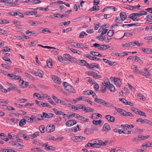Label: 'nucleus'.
<instances>
[{
	"instance_id": "obj_61",
	"label": "nucleus",
	"mask_w": 152,
	"mask_h": 152,
	"mask_svg": "<svg viewBox=\"0 0 152 152\" xmlns=\"http://www.w3.org/2000/svg\"><path fill=\"white\" fill-rule=\"evenodd\" d=\"M95 147V145L93 143H90L89 142H88V143H87L85 146L86 147Z\"/></svg>"
},
{
	"instance_id": "obj_25",
	"label": "nucleus",
	"mask_w": 152,
	"mask_h": 152,
	"mask_svg": "<svg viewBox=\"0 0 152 152\" xmlns=\"http://www.w3.org/2000/svg\"><path fill=\"white\" fill-rule=\"evenodd\" d=\"M9 86L11 87V89L12 88L14 90L17 91L19 94H20V91L18 90L17 87L15 85L12 84L11 83V84H9Z\"/></svg>"
},
{
	"instance_id": "obj_58",
	"label": "nucleus",
	"mask_w": 152,
	"mask_h": 152,
	"mask_svg": "<svg viewBox=\"0 0 152 152\" xmlns=\"http://www.w3.org/2000/svg\"><path fill=\"white\" fill-rule=\"evenodd\" d=\"M131 110L137 114L139 111H140L139 109L134 107L132 108Z\"/></svg>"
},
{
	"instance_id": "obj_8",
	"label": "nucleus",
	"mask_w": 152,
	"mask_h": 152,
	"mask_svg": "<svg viewBox=\"0 0 152 152\" xmlns=\"http://www.w3.org/2000/svg\"><path fill=\"white\" fill-rule=\"evenodd\" d=\"M90 142H93V144L95 145V148H99L100 147V143L101 142L100 140L97 139H94L90 141Z\"/></svg>"
},
{
	"instance_id": "obj_10",
	"label": "nucleus",
	"mask_w": 152,
	"mask_h": 152,
	"mask_svg": "<svg viewBox=\"0 0 152 152\" xmlns=\"http://www.w3.org/2000/svg\"><path fill=\"white\" fill-rule=\"evenodd\" d=\"M101 104L104 106L107 107H114V106L113 104L107 102L103 100Z\"/></svg>"
},
{
	"instance_id": "obj_56",
	"label": "nucleus",
	"mask_w": 152,
	"mask_h": 152,
	"mask_svg": "<svg viewBox=\"0 0 152 152\" xmlns=\"http://www.w3.org/2000/svg\"><path fill=\"white\" fill-rule=\"evenodd\" d=\"M137 114L140 115H142L143 116H144L145 117H146V115L145 113L143 112L140 111H140H139Z\"/></svg>"
},
{
	"instance_id": "obj_29",
	"label": "nucleus",
	"mask_w": 152,
	"mask_h": 152,
	"mask_svg": "<svg viewBox=\"0 0 152 152\" xmlns=\"http://www.w3.org/2000/svg\"><path fill=\"white\" fill-rule=\"evenodd\" d=\"M26 119H22L20 121L19 125L20 126H22L26 124Z\"/></svg>"
},
{
	"instance_id": "obj_5",
	"label": "nucleus",
	"mask_w": 152,
	"mask_h": 152,
	"mask_svg": "<svg viewBox=\"0 0 152 152\" xmlns=\"http://www.w3.org/2000/svg\"><path fill=\"white\" fill-rule=\"evenodd\" d=\"M136 121L140 122L142 124H146L152 126V122L147 119H143L142 118H139L136 120Z\"/></svg>"
},
{
	"instance_id": "obj_14",
	"label": "nucleus",
	"mask_w": 152,
	"mask_h": 152,
	"mask_svg": "<svg viewBox=\"0 0 152 152\" xmlns=\"http://www.w3.org/2000/svg\"><path fill=\"white\" fill-rule=\"evenodd\" d=\"M33 74L35 76H42L44 75L43 72L42 70H38L37 72L34 71L32 72Z\"/></svg>"
},
{
	"instance_id": "obj_36",
	"label": "nucleus",
	"mask_w": 152,
	"mask_h": 152,
	"mask_svg": "<svg viewBox=\"0 0 152 152\" xmlns=\"http://www.w3.org/2000/svg\"><path fill=\"white\" fill-rule=\"evenodd\" d=\"M123 116H134V115H132L131 113L126 112V111H125V112L124 113V115Z\"/></svg>"
},
{
	"instance_id": "obj_22",
	"label": "nucleus",
	"mask_w": 152,
	"mask_h": 152,
	"mask_svg": "<svg viewBox=\"0 0 152 152\" xmlns=\"http://www.w3.org/2000/svg\"><path fill=\"white\" fill-rule=\"evenodd\" d=\"M100 45V46L98 47V49L101 50H106L110 48V46L109 45Z\"/></svg>"
},
{
	"instance_id": "obj_11",
	"label": "nucleus",
	"mask_w": 152,
	"mask_h": 152,
	"mask_svg": "<svg viewBox=\"0 0 152 152\" xmlns=\"http://www.w3.org/2000/svg\"><path fill=\"white\" fill-rule=\"evenodd\" d=\"M77 116L75 117V118L78 120L85 122H88V119H86V118L78 114H77Z\"/></svg>"
},
{
	"instance_id": "obj_64",
	"label": "nucleus",
	"mask_w": 152,
	"mask_h": 152,
	"mask_svg": "<svg viewBox=\"0 0 152 152\" xmlns=\"http://www.w3.org/2000/svg\"><path fill=\"white\" fill-rule=\"evenodd\" d=\"M145 30L147 31L152 30V25L147 26L145 28Z\"/></svg>"
},
{
	"instance_id": "obj_21",
	"label": "nucleus",
	"mask_w": 152,
	"mask_h": 152,
	"mask_svg": "<svg viewBox=\"0 0 152 152\" xmlns=\"http://www.w3.org/2000/svg\"><path fill=\"white\" fill-rule=\"evenodd\" d=\"M43 115L44 117L47 118H50L53 117L54 115V114L53 113H47L45 112H43Z\"/></svg>"
},
{
	"instance_id": "obj_28",
	"label": "nucleus",
	"mask_w": 152,
	"mask_h": 152,
	"mask_svg": "<svg viewBox=\"0 0 152 152\" xmlns=\"http://www.w3.org/2000/svg\"><path fill=\"white\" fill-rule=\"evenodd\" d=\"M139 24L138 23H135V24H123L122 25V26H123V27H125V26H126L127 28H128V27L131 26H138L139 25H138Z\"/></svg>"
},
{
	"instance_id": "obj_27",
	"label": "nucleus",
	"mask_w": 152,
	"mask_h": 152,
	"mask_svg": "<svg viewBox=\"0 0 152 152\" xmlns=\"http://www.w3.org/2000/svg\"><path fill=\"white\" fill-rule=\"evenodd\" d=\"M107 88L109 89L111 92H114L115 91V87L112 84L110 83L109 85L107 87Z\"/></svg>"
},
{
	"instance_id": "obj_50",
	"label": "nucleus",
	"mask_w": 152,
	"mask_h": 152,
	"mask_svg": "<svg viewBox=\"0 0 152 152\" xmlns=\"http://www.w3.org/2000/svg\"><path fill=\"white\" fill-rule=\"evenodd\" d=\"M10 48L8 47H6V48H4V49H2V50L0 51V53H1L2 52H10Z\"/></svg>"
},
{
	"instance_id": "obj_32",
	"label": "nucleus",
	"mask_w": 152,
	"mask_h": 152,
	"mask_svg": "<svg viewBox=\"0 0 152 152\" xmlns=\"http://www.w3.org/2000/svg\"><path fill=\"white\" fill-rule=\"evenodd\" d=\"M133 35V34H132L130 33L129 32H126L125 33L124 35L121 38H118L117 39H121L122 38H123L124 36L126 37H131Z\"/></svg>"
},
{
	"instance_id": "obj_47",
	"label": "nucleus",
	"mask_w": 152,
	"mask_h": 152,
	"mask_svg": "<svg viewBox=\"0 0 152 152\" xmlns=\"http://www.w3.org/2000/svg\"><path fill=\"white\" fill-rule=\"evenodd\" d=\"M46 149L47 150H51L54 151L56 149V148L52 146H49L46 148Z\"/></svg>"
},
{
	"instance_id": "obj_9",
	"label": "nucleus",
	"mask_w": 152,
	"mask_h": 152,
	"mask_svg": "<svg viewBox=\"0 0 152 152\" xmlns=\"http://www.w3.org/2000/svg\"><path fill=\"white\" fill-rule=\"evenodd\" d=\"M24 118L28 122L30 123H32L33 122V120H34L36 118L35 116L34 115H31L30 117L28 116H25Z\"/></svg>"
},
{
	"instance_id": "obj_44",
	"label": "nucleus",
	"mask_w": 152,
	"mask_h": 152,
	"mask_svg": "<svg viewBox=\"0 0 152 152\" xmlns=\"http://www.w3.org/2000/svg\"><path fill=\"white\" fill-rule=\"evenodd\" d=\"M86 80L88 81L91 84H93L94 83V80H92L89 77H87L86 78Z\"/></svg>"
},
{
	"instance_id": "obj_41",
	"label": "nucleus",
	"mask_w": 152,
	"mask_h": 152,
	"mask_svg": "<svg viewBox=\"0 0 152 152\" xmlns=\"http://www.w3.org/2000/svg\"><path fill=\"white\" fill-rule=\"evenodd\" d=\"M84 133L88 134H91L93 132L91 131V129H90L87 128L85 129L84 132Z\"/></svg>"
},
{
	"instance_id": "obj_59",
	"label": "nucleus",
	"mask_w": 152,
	"mask_h": 152,
	"mask_svg": "<svg viewBox=\"0 0 152 152\" xmlns=\"http://www.w3.org/2000/svg\"><path fill=\"white\" fill-rule=\"evenodd\" d=\"M69 61H71L72 62H77L78 61H77V59L74 57H70V59H69Z\"/></svg>"
},
{
	"instance_id": "obj_34",
	"label": "nucleus",
	"mask_w": 152,
	"mask_h": 152,
	"mask_svg": "<svg viewBox=\"0 0 152 152\" xmlns=\"http://www.w3.org/2000/svg\"><path fill=\"white\" fill-rule=\"evenodd\" d=\"M52 79L55 83H58L59 82V79H60V78L58 77H52Z\"/></svg>"
},
{
	"instance_id": "obj_13",
	"label": "nucleus",
	"mask_w": 152,
	"mask_h": 152,
	"mask_svg": "<svg viewBox=\"0 0 152 152\" xmlns=\"http://www.w3.org/2000/svg\"><path fill=\"white\" fill-rule=\"evenodd\" d=\"M114 82L115 84L119 87H121V82L119 78H114Z\"/></svg>"
},
{
	"instance_id": "obj_35",
	"label": "nucleus",
	"mask_w": 152,
	"mask_h": 152,
	"mask_svg": "<svg viewBox=\"0 0 152 152\" xmlns=\"http://www.w3.org/2000/svg\"><path fill=\"white\" fill-rule=\"evenodd\" d=\"M123 116H134V115H132L131 113L126 112V111H125V112L124 113V115Z\"/></svg>"
},
{
	"instance_id": "obj_55",
	"label": "nucleus",
	"mask_w": 152,
	"mask_h": 152,
	"mask_svg": "<svg viewBox=\"0 0 152 152\" xmlns=\"http://www.w3.org/2000/svg\"><path fill=\"white\" fill-rule=\"evenodd\" d=\"M15 147L19 148L22 149L23 148V147L24 146L20 144V143L16 142L15 144Z\"/></svg>"
},
{
	"instance_id": "obj_3",
	"label": "nucleus",
	"mask_w": 152,
	"mask_h": 152,
	"mask_svg": "<svg viewBox=\"0 0 152 152\" xmlns=\"http://www.w3.org/2000/svg\"><path fill=\"white\" fill-rule=\"evenodd\" d=\"M63 85L65 89L68 91L72 93H75L76 92V91L74 88L70 85L68 84L66 82H63Z\"/></svg>"
},
{
	"instance_id": "obj_53",
	"label": "nucleus",
	"mask_w": 152,
	"mask_h": 152,
	"mask_svg": "<svg viewBox=\"0 0 152 152\" xmlns=\"http://www.w3.org/2000/svg\"><path fill=\"white\" fill-rule=\"evenodd\" d=\"M37 11H32V12H27L26 13V15H36V13H37Z\"/></svg>"
},
{
	"instance_id": "obj_54",
	"label": "nucleus",
	"mask_w": 152,
	"mask_h": 152,
	"mask_svg": "<svg viewBox=\"0 0 152 152\" xmlns=\"http://www.w3.org/2000/svg\"><path fill=\"white\" fill-rule=\"evenodd\" d=\"M13 140L17 141L18 142H22V140L19 138H18L16 136H13Z\"/></svg>"
},
{
	"instance_id": "obj_46",
	"label": "nucleus",
	"mask_w": 152,
	"mask_h": 152,
	"mask_svg": "<svg viewBox=\"0 0 152 152\" xmlns=\"http://www.w3.org/2000/svg\"><path fill=\"white\" fill-rule=\"evenodd\" d=\"M77 100L79 101L82 100L86 102L87 99V97L85 96H80L77 98Z\"/></svg>"
},
{
	"instance_id": "obj_15",
	"label": "nucleus",
	"mask_w": 152,
	"mask_h": 152,
	"mask_svg": "<svg viewBox=\"0 0 152 152\" xmlns=\"http://www.w3.org/2000/svg\"><path fill=\"white\" fill-rule=\"evenodd\" d=\"M84 107L83 110L85 112H93L94 111V109L91 108L89 107H86L84 105Z\"/></svg>"
},
{
	"instance_id": "obj_63",
	"label": "nucleus",
	"mask_w": 152,
	"mask_h": 152,
	"mask_svg": "<svg viewBox=\"0 0 152 152\" xmlns=\"http://www.w3.org/2000/svg\"><path fill=\"white\" fill-rule=\"evenodd\" d=\"M103 100L102 99H98L96 98H95L94 100L96 102H98V103H99V104H101L102 102L103 101Z\"/></svg>"
},
{
	"instance_id": "obj_23",
	"label": "nucleus",
	"mask_w": 152,
	"mask_h": 152,
	"mask_svg": "<svg viewBox=\"0 0 152 152\" xmlns=\"http://www.w3.org/2000/svg\"><path fill=\"white\" fill-rule=\"evenodd\" d=\"M0 136L2 140L7 142L9 140V139L7 138V137L6 134L4 133H1L0 134Z\"/></svg>"
},
{
	"instance_id": "obj_48",
	"label": "nucleus",
	"mask_w": 152,
	"mask_h": 152,
	"mask_svg": "<svg viewBox=\"0 0 152 152\" xmlns=\"http://www.w3.org/2000/svg\"><path fill=\"white\" fill-rule=\"evenodd\" d=\"M100 141L101 142L100 144V146H106L107 145L108 142V141H105L104 142H103L101 140H100Z\"/></svg>"
},
{
	"instance_id": "obj_30",
	"label": "nucleus",
	"mask_w": 152,
	"mask_h": 152,
	"mask_svg": "<svg viewBox=\"0 0 152 152\" xmlns=\"http://www.w3.org/2000/svg\"><path fill=\"white\" fill-rule=\"evenodd\" d=\"M2 59L4 61L8 62L7 64H10L12 63L11 61L9 58L4 56L2 57Z\"/></svg>"
},
{
	"instance_id": "obj_39",
	"label": "nucleus",
	"mask_w": 152,
	"mask_h": 152,
	"mask_svg": "<svg viewBox=\"0 0 152 152\" xmlns=\"http://www.w3.org/2000/svg\"><path fill=\"white\" fill-rule=\"evenodd\" d=\"M123 20L122 19H120L119 16L116 17L115 19V21L117 23H122Z\"/></svg>"
},
{
	"instance_id": "obj_19",
	"label": "nucleus",
	"mask_w": 152,
	"mask_h": 152,
	"mask_svg": "<svg viewBox=\"0 0 152 152\" xmlns=\"http://www.w3.org/2000/svg\"><path fill=\"white\" fill-rule=\"evenodd\" d=\"M120 16L121 19L124 21L126 18V14L124 12H121L120 13Z\"/></svg>"
},
{
	"instance_id": "obj_16",
	"label": "nucleus",
	"mask_w": 152,
	"mask_h": 152,
	"mask_svg": "<svg viewBox=\"0 0 152 152\" xmlns=\"http://www.w3.org/2000/svg\"><path fill=\"white\" fill-rule=\"evenodd\" d=\"M105 118L108 121L113 122L115 120V118L113 116H111L110 115H108L105 116Z\"/></svg>"
},
{
	"instance_id": "obj_18",
	"label": "nucleus",
	"mask_w": 152,
	"mask_h": 152,
	"mask_svg": "<svg viewBox=\"0 0 152 152\" xmlns=\"http://www.w3.org/2000/svg\"><path fill=\"white\" fill-rule=\"evenodd\" d=\"M86 74L92 76H100L99 75H97V74L94 72L89 71H87L86 72Z\"/></svg>"
},
{
	"instance_id": "obj_52",
	"label": "nucleus",
	"mask_w": 152,
	"mask_h": 152,
	"mask_svg": "<svg viewBox=\"0 0 152 152\" xmlns=\"http://www.w3.org/2000/svg\"><path fill=\"white\" fill-rule=\"evenodd\" d=\"M107 86L105 85H103L102 86L101 89H100V91L102 93H104L106 91Z\"/></svg>"
},
{
	"instance_id": "obj_37",
	"label": "nucleus",
	"mask_w": 152,
	"mask_h": 152,
	"mask_svg": "<svg viewBox=\"0 0 152 152\" xmlns=\"http://www.w3.org/2000/svg\"><path fill=\"white\" fill-rule=\"evenodd\" d=\"M103 60H104V61L106 63H108L110 65H113L114 64V62H111V61L105 59L103 58Z\"/></svg>"
},
{
	"instance_id": "obj_57",
	"label": "nucleus",
	"mask_w": 152,
	"mask_h": 152,
	"mask_svg": "<svg viewBox=\"0 0 152 152\" xmlns=\"http://www.w3.org/2000/svg\"><path fill=\"white\" fill-rule=\"evenodd\" d=\"M18 113L20 115H24L26 114V112L23 110H19L18 111Z\"/></svg>"
},
{
	"instance_id": "obj_45",
	"label": "nucleus",
	"mask_w": 152,
	"mask_h": 152,
	"mask_svg": "<svg viewBox=\"0 0 152 152\" xmlns=\"http://www.w3.org/2000/svg\"><path fill=\"white\" fill-rule=\"evenodd\" d=\"M145 19L146 21L152 20V14H150L147 15L145 18Z\"/></svg>"
},
{
	"instance_id": "obj_2",
	"label": "nucleus",
	"mask_w": 152,
	"mask_h": 152,
	"mask_svg": "<svg viewBox=\"0 0 152 152\" xmlns=\"http://www.w3.org/2000/svg\"><path fill=\"white\" fill-rule=\"evenodd\" d=\"M144 69V71L143 72L142 71H140L138 69H136L134 72L136 73H140L142 75L144 76H146L147 75L149 76L151 75V70H148V69L146 68H145Z\"/></svg>"
},
{
	"instance_id": "obj_31",
	"label": "nucleus",
	"mask_w": 152,
	"mask_h": 152,
	"mask_svg": "<svg viewBox=\"0 0 152 152\" xmlns=\"http://www.w3.org/2000/svg\"><path fill=\"white\" fill-rule=\"evenodd\" d=\"M93 123L95 125H98L100 124L102 122V120H93Z\"/></svg>"
},
{
	"instance_id": "obj_4",
	"label": "nucleus",
	"mask_w": 152,
	"mask_h": 152,
	"mask_svg": "<svg viewBox=\"0 0 152 152\" xmlns=\"http://www.w3.org/2000/svg\"><path fill=\"white\" fill-rule=\"evenodd\" d=\"M66 44H68L71 45L72 46H79V48H87V47H86V45L84 46L82 43H75V42H70L68 41H66L65 42Z\"/></svg>"
},
{
	"instance_id": "obj_26",
	"label": "nucleus",
	"mask_w": 152,
	"mask_h": 152,
	"mask_svg": "<svg viewBox=\"0 0 152 152\" xmlns=\"http://www.w3.org/2000/svg\"><path fill=\"white\" fill-rule=\"evenodd\" d=\"M74 138H75V139L77 140L76 142H80L82 141L83 139L85 140L86 138L83 136H75L74 137Z\"/></svg>"
},
{
	"instance_id": "obj_62",
	"label": "nucleus",
	"mask_w": 152,
	"mask_h": 152,
	"mask_svg": "<svg viewBox=\"0 0 152 152\" xmlns=\"http://www.w3.org/2000/svg\"><path fill=\"white\" fill-rule=\"evenodd\" d=\"M1 65L3 67L5 68L8 69H10V66L7 64H1Z\"/></svg>"
},
{
	"instance_id": "obj_17",
	"label": "nucleus",
	"mask_w": 152,
	"mask_h": 152,
	"mask_svg": "<svg viewBox=\"0 0 152 152\" xmlns=\"http://www.w3.org/2000/svg\"><path fill=\"white\" fill-rule=\"evenodd\" d=\"M54 18H62L64 17H68L69 16L67 15H61L60 14L56 13L53 15Z\"/></svg>"
},
{
	"instance_id": "obj_20",
	"label": "nucleus",
	"mask_w": 152,
	"mask_h": 152,
	"mask_svg": "<svg viewBox=\"0 0 152 152\" xmlns=\"http://www.w3.org/2000/svg\"><path fill=\"white\" fill-rule=\"evenodd\" d=\"M110 130H111V128L110 125L106 123L103 126L102 130L104 131L106 130L108 131Z\"/></svg>"
},
{
	"instance_id": "obj_43",
	"label": "nucleus",
	"mask_w": 152,
	"mask_h": 152,
	"mask_svg": "<svg viewBox=\"0 0 152 152\" xmlns=\"http://www.w3.org/2000/svg\"><path fill=\"white\" fill-rule=\"evenodd\" d=\"M14 13L15 14V16H18L21 18L24 17L23 14L20 12H15Z\"/></svg>"
},
{
	"instance_id": "obj_38",
	"label": "nucleus",
	"mask_w": 152,
	"mask_h": 152,
	"mask_svg": "<svg viewBox=\"0 0 152 152\" xmlns=\"http://www.w3.org/2000/svg\"><path fill=\"white\" fill-rule=\"evenodd\" d=\"M77 63L80 65L84 66L86 63V61L84 60H80L77 61Z\"/></svg>"
},
{
	"instance_id": "obj_42",
	"label": "nucleus",
	"mask_w": 152,
	"mask_h": 152,
	"mask_svg": "<svg viewBox=\"0 0 152 152\" xmlns=\"http://www.w3.org/2000/svg\"><path fill=\"white\" fill-rule=\"evenodd\" d=\"M114 33V30H110L107 33V35L109 37H112Z\"/></svg>"
},
{
	"instance_id": "obj_24",
	"label": "nucleus",
	"mask_w": 152,
	"mask_h": 152,
	"mask_svg": "<svg viewBox=\"0 0 152 152\" xmlns=\"http://www.w3.org/2000/svg\"><path fill=\"white\" fill-rule=\"evenodd\" d=\"M142 50L146 53L151 54L152 53V50L150 48H146L145 49L144 48H141Z\"/></svg>"
},
{
	"instance_id": "obj_1",
	"label": "nucleus",
	"mask_w": 152,
	"mask_h": 152,
	"mask_svg": "<svg viewBox=\"0 0 152 152\" xmlns=\"http://www.w3.org/2000/svg\"><path fill=\"white\" fill-rule=\"evenodd\" d=\"M15 79L19 80L20 86L22 88H25L28 86V83L27 82H25L23 80H21V77H10Z\"/></svg>"
},
{
	"instance_id": "obj_7",
	"label": "nucleus",
	"mask_w": 152,
	"mask_h": 152,
	"mask_svg": "<svg viewBox=\"0 0 152 152\" xmlns=\"http://www.w3.org/2000/svg\"><path fill=\"white\" fill-rule=\"evenodd\" d=\"M55 127L54 125L51 124L46 127V130L48 131V132L50 133L53 132L55 129Z\"/></svg>"
},
{
	"instance_id": "obj_33",
	"label": "nucleus",
	"mask_w": 152,
	"mask_h": 152,
	"mask_svg": "<svg viewBox=\"0 0 152 152\" xmlns=\"http://www.w3.org/2000/svg\"><path fill=\"white\" fill-rule=\"evenodd\" d=\"M2 101L0 102V103L2 104V106L6 107V105L8 104L9 102V101L8 100L5 101L4 100V99H2Z\"/></svg>"
},
{
	"instance_id": "obj_40",
	"label": "nucleus",
	"mask_w": 152,
	"mask_h": 152,
	"mask_svg": "<svg viewBox=\"0 0 152 152\" xmlns=\"http://www.w3.org/2000/svg\"><path fill=\"white\" fill-rule=\"evenodd\" d=\"M47 66L49 68H52L53 66V64L50 60H48L46 61Z\"/></svg>"
},
{
	"instance_id": "obj_49",
	"label": "nucleus",
	"mask_w": 152,
	"mask_h": 152,
	"mask_svg": "<svg viewBox=\"0 0 152 152\" xmlns=\"http://www.w3.org/2000/svg\"><path fill=\"white\" fill-rule=\"evenodd\" d=\"M63 57L65 58L66 59L68 60L70 59V57H71V56L68 54H65L63 55Z\"/></svg>"
},
{
	"instance_id": "obj_60",
	"label": "nucleus",
	"mask_w": 152,
	"mask_h": 152,
	"mask_svg": "<svg viewBox=\"0 0 152 152\" xmlns=\"http://www.w3.org/2000/svg\"><path fill=\"white\" fill-rule=\"evenodd\" d=\"M105 36H106L105 35L100 40L103 41V40H106V41L107 42H109V39L107 37H106Z\"/></svg>"
},
{
	"instance_id": "obj_51",
	"label": "nucleus",
	"mask_w": 152,
	"mask_h": 152,
	"mask_svg": "<svg viewBox=\"0 0 152 152\" xmlns=\"http://www.w3.org/2000/svg\"><path fill=\"white\" fill-rule=\"evenodd\" d=\"M45 129V127L44 125H42L40 126L39 127V129L40 132L42 133H44L45 132L44 129Z\"/></svg>"
},
{
	"instance_id": "obj_6",
	"label": "nucleus",
	"mask_w": 152,
	"mask_h": 152,
	"mask_svg": "<svg viewBox=\"0 0 152 152\" xmlns=\"http://www.w3.org/2000/svg\"><path fill=\"white\" fill-rule=\"evenodd\" d=\"M77 122L75 120H71L67 121L65 124L67 126H70L76 124Z\"/></svg>"
},
{
	"instance_id": "obj_12",
	"label": "nucleus",
	"mask_w": 152,
	"mask_h": 152,
	"mask_svg": "<svg viewBox=\"0 0 152 152\" xmlns=\"http://www.w3.org/2000/svg\"><path fill=\"white\" fill-rule=\"evenodd\" d=\"M113 132H118L120 134H121L122 133L126 134H128L130 133V132L129 131H127V132H124V129H123L122 130H120L119 129H115L113 130Z\"/></svg>"
}]
</instances>
